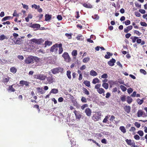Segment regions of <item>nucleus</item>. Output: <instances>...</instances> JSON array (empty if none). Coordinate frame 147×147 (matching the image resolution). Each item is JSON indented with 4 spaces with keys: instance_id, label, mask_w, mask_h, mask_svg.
I'll list each match as a JSON object with an SVG mask.
<instances>
[{
    "instance_id": "33",
    "label": "nucleus",
    "mask_w": 147,
    "mask_h": 147,
    "mask_svg": "<svg viewBox=\"0 0 147 147\" xmlns=\"http://www.w3.org/2000/svg\"><path fill=\"white\" fill-rule=\"evenodd\" d=\"M84 83L88 87H89L90 86V81L86 80L84 82Z\"/></svg>"
},
{
    "instance_id": "42",
    "label": "nucleus",
    "mask_w": 147,
    "mask_h": 147,
    "mask_svg": "<svg viewBox=\"0 0 147 147\" xmlns=\"http://www.w3.org/2000/svg\"><path fill=\"white\" fill-rule=\"evenodd\" d=\"M81 101L83 102L86 103L87 102L86 98L84 97H82L81 99Z\"/></svg>"
},
{
    "instance_id": "47",
    "label": "nucleus",
    "mask_w": 147,
    "mask_h": 147,
    "mask_svg": "<svg viewBox=\"0 0 147 147\" xmlns=\"http://www.w3.org/2000/svg\"><path fill=\"white\" fill-rule=\"evenodd\" d=\"M90 59L89 57L85 58L83 59V61L84 63H86L88 62L90 60Z\"/></svg>"
},
{
    "instance_id": "49",
    "label": "nucleus",
    "mask_w": 147,
    "mask_h": 147,
    "mask_svg": "<svg viewBox=\"0 0 147 147\" xmlns=\"http://www.w3.org/2000/svg\"><path fill=\"white\" fill-rule=\"evenodd\" d=\"M137 133L141 136H142L144 135V133L143 131L141 130L137 132Z\"/></svg>"
},
{
    "instance_id": "48",
    "label": "nucleus",
    "mask_w": 147,
    "mask_h": 147,
    "mask_svg": "<svg viewBox=\"0 0 147 147\" xmlns=\"http://www.w3.org/2000/svg\"><path fill=\"white\" fill-rule=\"evenodd\" d=\"M12 86L13 85L9 86V90L11 92H14L15 91V90L13 88Z\"/></svg>"
},
{
    "instance_id": "43",
    "label": "nucleus",
    "mask_w": 147,
    "mask_h": 147,
    "mask_svg": "<svg viewBox=\"0 0 147 147\" xmlns=\"http://www.w3.org/2000/svg\"><path fill=\"white\" fill-rule=\"evenodd\" d=\"M83 90L84 91V93L86 95H88L89 94V92L87 90V89L85 88H83Z\"/></svg>"
},
{
    "instance_id": "11",
    "label": "nucleus",
    "mask_w": 147,
    "mask_h": 147,
    "mask_svg": "<svg viewBox=\"0 0 147 147\" xmlns=\"http://www.w3.org/2000/svg\"><path fill=\"white\" fill-rule=\"evenodd\" d=\"M58 45L57 44L53 45L51 48L50 51L53 52L57 51L58 49Z\"/></svg>"
},
{
    "instance_id": "36",
    "label": "nucleus",
    "mask_w": 147,
    "mask_h": 147,
    "mask_svg": "<svg viewBox=\"0 0 147 147\" xmlns=\"http://www.w3.org/2000/svg\"><path fill=\"white\" fill-rule=\"evenodd\" d=\"M7 39V37L4 34L0 36V40H2L5 39Z\"/></svg>"
},
{
    "instance_id": "45",
    "label": "nucleus",
    "mask_w": 147,
    "mask_h": 147,
    "mask_svg": "<svg viewBox=\"0 0 147 147\" xmlns=\"http://www.w3.org/2000/svg\"><path fill=\"white\" fill-rule=\"evenodd\" d=\"M76 38L77 40H82L83 39V38L82 36H79L78 35L76 37Z\"/></svg>"
},
{
    "instance_id": "12",
    "label": "nucleus",
    "mask_w": 147,
    "mask_h": 147,
    "mask_svg": "<svg viewBox=\"0 0 147 147\" xmlns=\"http://www.w3.org/2000/svg\"><path fill=\"white\" fill-rule=\"evenodd\" d=\"M125 141L130 146L132 145V146H134V144H135V143L134 141H133L132 142V140L130 139L128 140L127 139L125 140Z\"/></svg>"
},
{
    "instance_id": "27",
    "label": "nucleus",
    "mask_w": 147,
    "mask_h": 147,
    "mask_svg": "<svg viewBox=\"0 0 147 147\" xmlns=\"http://www.w3.org/2000/svg\"><path fill=\"white\" fill-rule=\"evenodd\" d=\"M97 92L100 94H102L103 93H104L105 91L102 88H100L97 90Z\"/></svg>"
},
{
    "instance_id": "55",
    "label": "nucleus",
    "mask_w": 147,
    "mask_h": 147,
    "mask_svg": "<svg viewBox=\"0 0 147 147\" xmlns=\"http://www.w3.org/2000/svg\"><path fill=\"white\" fill-rule=\"evenodd\" d=\"M140 24L142 26L145 27L147 26V24L144 22H141Z\"/></svg>"
},
{
    "instance_id": "61",
    "label": "nucleus",
    "mask_w": 147,
    "mask_h": 147,
    "mask_svg": "<svg viewBox=\"0 0 147 147\" xmlns=\"http://www.w3.org/2000/svg\"><path fill=\"white\" fill-rule=\"evenodd\" d=\"M135 125L137 128H139L140 126V124L137 122H135Z\"/></svg>"
},
{
    "instance_id": "20",
    "label": "nucleus",
    "mask_w": 147,
    "mask_h": 147,
    "mask_svg": "<svg viewBox=\"0 0 147 147\" xmlns=\"http://www.w3.org/2000/svg\"><path fill=\"white\" fill-rule=\"evenodd\" d=\"M58 90L57 89L53 88L49 92V94L51 93L56 94L58 93Z\"/></svg>"
},
{
    "instance_id": "30",
    "label": "nucleus",
    "mask_w": 147,
    "mask_h": 147,
    "mask_svg": "<svg viewBox=\"0 0 147 147\" xmlns=\"http://www.w3.org/2000/svg\"><path fill=\"white\" fill-rule=\"evenodd\" d=\"M90 74L92 76H96L97 75V73L94 70H91L90 73Z\"/></svg>"
},
{
    "instance_id": "50",
    "label": "nucleus",
    "mask_w": 147,
    "mask_h": 147,
    "mask_svg": "<svg viewBox=\"0 0 147 147\" xmlns=\"http://www.w3.org/2000/svg\"><path fill=\"white\" fill-rule=\"evenodd\" d=\"M101 86V84H97L95 85V88L97 89V90L98 89L100 88V87Z\"/></svg>"
},
{
    "instance_id": "31",
    "label": "nucleus",
    "mask_w": 147,
    "mask_h": 147,
    "mask_svg": "<svg viewBox=\"0 0 147 147\" xmlns=\"http://www.w3.org/2000/svg\"><path fill=\"white\" fill-rule=\"evenodd\" d=\"M110 115H107L105 116V118L103 120V123H106L108 121V119L110 117Z\"/></svg>"
},
{
    "instance_id": "8",
    "label": "nucleus",
    "mask_w": 147,
    "mask_h": 147,
    "mask_svg": "<svg viewBox=\"0 0 147 147\" xmlns=\"http://www.w3.org/2000/svg\"><path fill=\"white\" fill-rule=\"evenodd\" d=\"M74 112L75 114L76 119L77 120H80L82 116L80 112L75 110Z\"/></svg>"
},
{
    "instance_id": "46",
    "label": "nucleus",
    "mask_w": 147,
    "mask_h": 147,
    "mask_svg": "<svg viewBox=\"0 0 147 147\" xmlns=\"http://www.w3.org/2000/svg\"><path fill=\"white\" fill-rule=\"evenodd\" d=\"M32 8H34L35 9H38L40 8V6L38 5H37L35 4H34L32 5Z\"/></svg>"
},
{
    "instance_id": "54",
    "label": "nucleus",
    "mask_w": 147,
    "mask_h": 147,
    "mask_svg": "<svg viewBox=\"0 0 147 147\" xmlns=\"http://www.w3.org/2000/svg\"><path fill=\"white\" fill-rule=\"evenodd\" d=\"M101 77L102 78L106 79L108 78V76L107 74H104L102 75Z\"/></svg>"
},
{
    "instance_id": "53",
    "label": "nucleus",
    "mask_w": 147,
    "mask_h": 147,
    "mask_svg": "<svg viewBox=\"0 0 147 147\" xmlns=\"http://www.w3.org/2000/svg\"><path fill=\"white\" fill-rule=\"evenodd\" d=\"M140 72L141 73L143 74L144 75H146L147 74L146 72L144 69H140Z\"/></svg>"
},
{
    "instance_id": "29",
    "label": "nucleus",
    "mask_w": 147,
    "mask_h": 147,
    "mask_svg": "<svg viewBox=\"0 0 147 147\" xmlns=\"http://www.w3.org/2000/svg\"><path fill=\"white\" fill-rule=\"evenodd\" d=\"M107 55H106L105 57L106 59H109L110 57V56H112L113 55L112 53H111L109 52H107Z\"/></svg>"
},
{
    "instance_id": "25",
    "label": "nucleus",
    "mask_w": 147,
    "mask_h": 147,
    "mask_svg": "<svg viewBox=\"0 0 147 147\" xmlns=\"http://www.w3.org/2000/svg\"><path fill=\"white\" fill-rule=\"evenodd\" d=\"M100 82V80L98 78H95L93 79L92 82L93 84H95L96 83H98Z\"/></svg>"
},
{
    "instance_id": "59",
    "label": "nucleus",
    "mask_w": 147,
    "mask_h": 147,
    "mask_svg": "<svg viewBox=\"0 0 147 147\" xmlns=\"http://www.w3.org/2000/svg\"><path fill=\"white\" fill-rule=\"evenodd\" d=\"M136 95V91H134L133 92V93L131 94V96L133 97H135Z\"/></svg>"
},
{
    "instance_id": "17",
    "label": "nucleus",
    "mask_w": 147,
    "mask_h": 147,
    "mask_svg": "<svg viewBox=\"0 0 147 147\" xmlns=\"http://www.w3.org/2000/svg\"><path fill=\"white\" fill-rule=\"evenodd\" d=\"M131 107L129 106H125L124 107V110L127 113H129L130 111Z\"/></svg>"
},
{
    "instance_id": "28",
    "label": "nucleus",
    "mask_w": 147,
    "mask_h": 147,
    "mask_svg": "<svg viewBox=\"0 0 147 147\" xmlns=\"http://www.w3.org/2000/svg\"><path fill=\"white\" fill-rule=\"evenodd\" d=\"M144 98H143L142 100H140L139 98H138L137 100V102L138 104L140 105H141L143 102Z\"/></svg>"
},
{
    "instance_id": "35",
    "label": "nucleus",
    "mask_w": 147,
    "mask_h": 147,
    "mask_svg": "<svg viewBox=\"0 0 147 147\" xmlns=\"http://www.w3.org/2000/svg\"><path fill=\"white\" fill-rule=\"evenodd\" d=\"M10 70L11 72L15 73L17 71V69L14 67H12L10 68Z\"/></svg>"
},
{
    "instance_id": "16",
    "label": "nucleus",
    "mask_w": 147,
    "mask_h": 147,
    "mask_svg": "<svg viewBox=\"0 0 147 147\" xmlns=\"http://www.w3.org/2000/svg\"><path fill=\"white\" fill-rule=\"evenodd\" d=\"M58 47L59 48V54H61L63 51V50L62 47V45L61 43H60L58 45Z\"/></svg>"
},
{
    "instance_id": "62",
    "label": "nucleus",
    "mask_w": 147,
    "mask_h": 147,
    "mask_svg": "<svg viewBox=\"0 0 147 147\" xmlns=\"http://www.w3.org/2000/svg\"><path fill=\"white\" fill-rule=\"evenodd\" d=\"M9 78L8 77L7 78H5L4 79V81L5 82H7L9 81Z\"/></svg>"
},
{
    "instance_id": "34",
    "label": "nucleus",
    "mask_w": 147,
    "mask_h": 147,
    "mask_svg": "<svg viewBox=\"0 0 147 147\" xmlns=\"http://www.w3.org/2000/svg\"><path fill=\"white\" fill-rule=\"evenodd\" d=\"M52 42L49 41H45V46H50L52 45Z\"/></svg>"
},
{
    "instance_id": "9",
    "label": "nucleus",
    "mask_w": 147,
    "mask_h": 147,
    "mask_svg": "<svg viewBox=\"0 0 147 147\" xmlns=\"http://www.w3.org/2000/svg\"><path fill=\"white\" fill-rule=\"evenodd\" d=\"M40 24H33L31 25L30 26V27L31 28L34 29V30H38L40 27Z\"/></svg>"
},
{
    "instance_id": "18",
    "label": "nucleus",
    "mask_w": 147,
    "mask_h": 147,
    "mask_svg": "<svg viewBox=\"0 0 147 147\" xmlns=\"http://www.w3.org/2000/svg\"><path fill=\"white\" fill-rule=\"evenodd\" d=\"M20 84L25 85L26 86H28L29 85V82L26 81L24 80L20 81Z\"/></svg>"
},
{
    "instance_id": "3",
    "label": "nucleus",
    "mask_w": 147,
    "mask_h": 147,
    "mask_svg": "<svg viewBox=\"0 0 147 147\" xmlns=\"http://www.w3.org/2000/svg\"><path fill=\"white\" fill-rule=\"evenodd\" d=\"M62 56L67 62H69L71 61L70 58L67 53L64 52Z\"/></svg>"
},
{
    "instance_id": "40",
    "label": "nucleus",
    "mask_w": 147,
    "mask_h": 147,
    "mask_svg": "<svg viewBox=\"0 0 147 147\" xmlns=\"http://www.w3.org/2000/svg\"><path fill=\"white\" fill-rule=\"evenodd\" d=\"M120 88L123 92H125L127 90L126 88L123 85H121L120 86Z\"/></svg>"
},
{
    "instance_id": "24",
    "label": "nucleus",
    "mask_w": 147,
    "mask_h": 147,
    "mask_svg": "<svg viewBox=\"0 0 147 147\" xmlns=\"http://www.w3.org/2000/svg\"><path fill=\"white\" fill-rule=\"evenodd\" d=\"M119 129L123 133L126 132V129L125 127L123 126H121L119 127Z\"/></svg>"
},
{
    "instance_id": "4",
    "label": "nucleus",
    "mask_w": 147,
    "mask_h": 147,
    "mask_svg": "<svg viewBox=\"0 0 147 147\" xmlns=\"http://www.w3.org/2000/svg\"><path fill=\"white\" fill-rule=\"evenodd\" d=\"M32 42L34 43L35 44H40L44 41V40L41 38L39 39H37L36 38H33L31 40Z\"/></svg>"
},
{
    "instance_id": "23",
    "label": "nucleus",
    "mask_w": 147,
    "mask_h": 147,
    "mask_svg": "<svg viewBox=\"0 0 147 147\" xmlns=\"http://www.w3.org/2000/svg\"><path fill=\"white\" fill-rule=\"evenodd\" d=\"M12 17H11L10 16H6L2 19L1 20V21L2 22L5 21L6 20H8L10 19H12Z\"/></svg>"
},
{
    "instance_id": "26",
    "label": "nucleus",
    "mask_w": 147,
    "mask_h": 147,
    "mask_svg": "<svg viewBox=\"0 0 147 147\" xmlns=\"http://www.w3.org/2000/svg\"><path fill=\"white\" fill-rule=\"evenodd\" d=\"M83 5L85 7L87 8H92V6L90 4H87L86 3H84L83 4Z\"/></svg>"
},
{
    "instance_id": "15",
    "label": "nucleus",
    "mask_w": 147,
    "mask_h": 147,
    "mask_svg": "<svg viewBox=\"0 0 147 147\" xmlns=\"http://www.w3.org/2000/svg\"><path fill=\"white\" fill-rule=\"evenodd\" d=\"M133 28L132 26L130 25L127 27L126 28L124 29V32L126 33H127L130 30H131Z\"/></svg>"
},
{
    "instance_id": "21",
    "label": "nucleus",
    "mask_w": 147,
    "mask_h": 147,
    "mask_svg": "<svg viewBox=\"0 0 147 147\" xmlns=\"http://www.w3.org/2000/svg\"><path fill=\"white\" fill-rule=\"evenodd\" d=\"M127 102L129 104H130L133 101V99L130 96H127Z\"/></svg>"
},
{
    "instance_id": "63",
    "label": "nucleus",
    "mask_w": 147,
    "mask_h": 147,
    "mask_svg": "<svg viewBox=\"0 0 147 147\" xmlns=\"http://www.w3.org/2000/svg\"><path fill=\"white\" fill-rule=\"evenodd\" d=\"M57 18L59 20H61L62 19V17L60 15H58L57 16Z\"/></svg>"
},
{
    "instance_id": "39",
    "label": "nucleus",
    "mask_w": 147,
    "mask_h": 147,
    "mask_svg": "<svg viewBox=\"0 0 147 147\" xmlns=\"http://www.w3.org/2000/svg\"><path fill=\"white\" fill-rule=\"evenodd\" d=\"M72 35V33H70V34L68 33H66L65 34V36L67 37L68 39H71V36Z\"/></svg>"
},
{
    "instance_id": "58",
    "label": "nucleus",
    "mask_w": 147,
    "mask_h": 147,
    "mask_svg": "<svg viewBox=\"0 0 147 147\" xmlns=\"http://www.w3.org/2000/svg\"><path fill=\"white\" fill-rule=\"evenodd\" d=\"M70 142L71 145V146H74L75 145H76V142L74 141L73 140H71L70 141Z\"/></svg>"
},
{
    "instance_id": "14",
    "label": "nucleus",
    "mask_w": 147,
    "mask_h": 147,
    "mask_svg": "<svg viewBox=\"0 0 147 147\" xmlns=\"http://www.w3.org/2000/svg\"><path fill=\"white\" fill-rule=\"evenodd\" d=\"M85 112L86 115L88 116H90L92 113L91 110L90 109L86 108L85 110Z\"/></svg>"
},
{
    "instance_id": "32",
    "label": "nucleus",
    "mask_w": 147,
    "mask_h": 147,
    "mask_svg": "<svg viewBox=\"0 0 147 147\" xmlns=\"http://www.w3.org/2000/svg\"><path fill=\"white\" fill-rule=\"evenodd\" d=\"M120 98L122 102H125L126 100V96L125 95H121L120 96Z\"/></svg>"
},
{
    "instance_id": "37",
    "label": "nucleus",
    "mask_w": 147,
    "mask_h": 147,
    "mask_svg": "<svg viewBox=\"0 0 147 147\" xmlns=\"http://www.w3.org/2000/svg\"><path fill=\"white\" fill-rule=\"evenodd\" d=\"M102 86L105 89H107L108 88L109 84L106 83H104L102 84Z\"/></svg>"
},
{
    "instance_id": "52",
    "label": "nucleus",
    "mask_w": 147,
    "mask_h": 147,
    "mask_svg": "<svg viewBox=\"0 0 147 147\" xmlns=\"http://www.w3.org/2000/svg\"><path fill=\"white\" fill-rule=\"evenodd\" d=\"M92 17L94 19L96 20H98L99 19V17L97 15H95L92 16Z\"/></svg>"
},
{
    "instance_id": "64",
    "label": "nucleus",
    "mask_w": 147,
    "mask_h": 147,
    "mask_svg": "<svg viewBox=\"0 0 147 147\" xmlns=\"http://www.w3.org/2000/svg\"><path fill=\"white\" fill-rule=\"evenodd\" d=\"M139 11L142 14H144L146 12V11L142 9H140Z\"/></svg>"
},
{
    "instance_id": "2",
    "label": "nucleus",
    "mask_w": 147,
    "mask_h": 147,
    "mask_svg": "<svg viewBox=\"0 0 147 147\" xmlns=\"http://www.w3.org/2000/svg\"><path fill=\"white\" fill-rule=\"evenodd\" d=\"M34 78L42 80H44L46 78V76L41 74H36L34 76Z\"/></svg>"
},
{
    "instance_id": "22",
    "label": "nucleus",
    "mask_w": 147,
    "mask_h": 147,
    "mask_svg": "<svg viewBox=\"0 0 147 147\" xmlns=\"http://www.w3.org/2000/svg\"><path fill=\"white\" fill-rule=\"evenodd\" d=\"M143 114V111L141 110H138L137 112V116L138 117H140L142 116Z\"/></svg>"
},
{
    "instance_id": "60",
    "label": "nucleus",
    "mask_w": 147,
    "mask_h": 147,
    "mask_svg": "<svg viewBox=\"0 0 147 147\" xmlns=\"http://www.w3.org/2000/svg\"><path fill=\"white\" fill-rule=\"evenodd\" d=\"M134 138L136 140H139L140 138V136L137 134L135 135L134 136Z\"/></svg>"
},
{
    "instance_id": "13",
    "label": "nucleus",
    "mask_w": 147,
    "mask_h": 147,
    "mask_svg": "<svg viewBox=\"0 0 147 147\" xmlns=\"http://www.w3.org/2000/svg\"><path fill=\"white\" fill-rule=\"evenodd\" d=\"M115 60L112 58L108 62V64L110 66H112L114 65V63L115 62Z\"/></svg>"
},
{
    "instance_id": "5",
    "label": "nucleus",
    "mask_w": 147,
    "mask_h": 147,
    "mask_svg": "<svg viewBox=\"0 0 147 147\" xmlns=\"http://www.w3.org/2000/svg\"><path fill=\"white\" fill-rule=\"evenodd\" d=\"M101 113L100 112H97L96 113L93 117V119L94 121H98L100 118Z\"/></svg>"
},
{
    "instance_id": "56",
    "label": "nucleus",
    "mask_w": 147,
    "mask_h": 147,
    "mask_svg": "<svg viewBox=\"0 0 147 147\" xmlns=\"http://www.w3.org/2000/svg\"><path fill=\"white\" fill-rule=\"evenodd\" d=\"M133 91V89L131 88H129L127 90V92L129 94H131Z\"/></svg>"
},
{
    "instance_id": "7",
    "label": "nucleus",
    "mask_w": 147,
    "mask_h": 147,
    "mask_svg": "<svg viewBox=\"0 0 147 147\" xmlns=\"http://www.w3.org/2000/svg\"><path fill=\"white\" fill-rule=\"evenodd\" d=\"M34 59L33 57L31 56L28 57L25 60V62L26 63L29 64L33 62Z\"/></svg>"
},
{
    "instance_id": "1",
    "label": "nucleus",
    "mask_w": 147,
    "mask_h": 147,
    "mask_svg": "<svg viewBox=\"0 0 147 147\" xmlns=\"http://www.w3.org/2000/svg\"><path fill=\"white\" fill-rule=\"evenodd\" d=\"M63 71V68L61 67H58L53 68L51 70V71L53 74L58 73L59 72L62 73Z\"/></svg>"
},
{
    "instance_id": "19",
    "label": "nucleus",
    "mask_w": 147,
    "mask_h": 147,
    "mask_svg": "<svg viewBox=\"0 0 147 147\" xmlns=\"http://www.w3.org/2000/svg\"><path fill=\"white\" fill-rule=\"evenodd\" d=\"M45 20L46 21H48L49 20H50L51 17H52V15H49V14H46L45 15Z\"/></svg>"
},
{
    "instance_id": "41",
    "label": "nucleus",
    "mask_w": 147,
    "mask_h": 147,
    "mask_svg": "<svg viewBox=\"0 0 147 147\" xmlns=\"http://www.w3.org/2000/svg\"><path fill=\"white\" fill-rule=\"evenodd\" d=\"M13 35L14 37V38H13V40H14L15 39L16 40V39L17 38V37L19 36L18 34H17L15 33H13Z\"/></svg>"
},
{
    "instance_id": "6",
    "label": "nucleus",
    "mask_w": 147,
    "mask_h": 147,
    "mask_svg": "<svg viewBox=\"0 0 147 147\" xmlns=\"http://www.w3.org/2000/svg\"><path fill=\"white\" fill-rule=\"evenodd\" d=\"M52 76V75L51 74L50 75V76L47 77H46L47 80L49 84L52 83L55 81V79Z\"/></svg>"
},
{
    "instance_id": "10",
    "label": "nucleus",
    "mask_w": 147,
    "mask_h": 147,
    "mask_svg": "<svg viewBox=\"0 0 147 147\" xmlns=\"http://www.w3.org/2000/svg\"><path fill=\"white\" fill-rule=\"evenodd\" d=\"M13 41L14 43L16 44L20 45L22 42V40L21 38H19L13 40Z\"/></svg>"
},
{
    "instance_id": "57",
    "label": "nucleus",
    "mask_w": 147,
    "mask_h": 147,
    "mask_svg": "<svg viewBox=\"0 0 147 147\" xmlns=\"http://www.w3.org/2000/svg\"><path fill=\"white\" fill-rule=\"evenodd\" d=\"M130 21L129 20H127L125 21V24L126 25H128L130 24Z\"/></svg>"
},
{
    "instance_id": "44",
    "label": "nucleus",
    "mask_w": 147,
    "mask_h": 147,
    "mask_svg": "<svg viewBox=\"0 0 147 147\" xmlns=\"http://www.w3.org/2000/svg\"><path fill=\"white\" fill-rule=\"evenodd\" d=\"M72 55L73 56H76L77 54V51L76 50H74L72 52Z\"/></svg>"
},
{
    "instance_id": "51",
    "label": "nucleus",
    "mask_w": 147,
    "mask_h": 147,
    "mask_svg": "<svg viewBox=\"0 0 147 147\" xmlns=\"http://www.w3.org/2000/svg\"><path fill=\"white\" fill-rule=\"evenodd\" d=\"M88 105L87 104H85L82 106L81 107V108L82 109H84L85 108L88 107Z\"/></svg>"
},
{
    "instance_id": "38",
    "label": "nucleus",
    "mask_w": 147,
    "mask_h": 147,
    "mask_svg": "<svg viewBox=\"0 0 147 147\" xmlns=\"http://www.w3.org/2000/svg\"><path fill=\"white\" fill-rule=\"evenodd\" d=\"M71 72L70 71L68 70L67 71V75L68 78L70 79L71 78Z\"/></svg>"
}]
</instances>
